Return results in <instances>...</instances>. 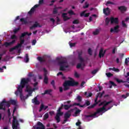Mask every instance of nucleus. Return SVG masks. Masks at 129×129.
<instances>
[{"mask_svg": "<svg viewBox=\"0 0 129 129\" xmlns=\"http://www.w3.org/2000/svg\"><path fill=\"white\" fill-rule=\"evenodd\" d=\"M56 60L57 62L58 65L59 66L60 71H65V69L69 67L66 59H64L62 57H56Z\"/></svg>", "mask_w": 129, "mask_h": 129, "instance_id": "3", "label": "nucleus"}, {"mask_svg": "<svg viewBox=\"0 0 129 129\" xmlns=\"http://www.w3.org/2000/svg\"><path fill=\"white\" fill-rule=\"evenodd\" d=\"M112 102V100L109 101L108 102H107L106 100H104L102 102H101L100 104H99V106H101V105H103L102 107L99 108L97 109L96 112L94 113L93 114H92L91 115H86V117H92L93 116H96V114L97 113H100V112H105V111H107L108 110V109L105 108L108 104H110Z\"/></svg>", "mask_w": 129, "mask_h": 129, "instance_id": "2", "label": "nucleus"}, {"mask_svg": "<svg viewBox=\"0 0 129 129\" xmlns=\"http://www.w3.org/2000/svg\"><path fill=\"white\" fill-rule=\"evenodd\" d=\"M113 69H114L113 71H115V72H119V69H116L114 67L113 68Z\"/></svg>", "mask_w": 129, "mask_h": 129, "instance_id": "62", "label": "nucleus"}, {"mask_svg": "<svg viewBox=\"0 0 129 129\" xmlns=\"http://www.w3.org/2000/svg\"><path fill=\"white\" fill-rule=\"evenodd\" d=\"M99 33V30H98V29H96V30L93 32V35H98Z\"/></svg>", "mask_w": 129, "mask_h": 129, "instance_id": "30", "label": "nucleus"}, {"mask_svg": "<svg viewBox=\"0 0 129 129\" xmlns=\"http://www.w3.org/2000/svg\"><path fill=\"white\" fill-rule=\"evenodd\" d=\"M47 118H49V114L46 113L44 115V119H47Z\"/></svg>", "mask_w": 129, "mask_h": 129, "instance_id": "35", "label": "nucleus"}, {"mask_svg": "<svg viewBox=\"0 0 129 129\" xmlns=\"http://www.w3.org/2000/svg\"><path fill=\"white\" fill-rule=\"evenodd\" d=\"M103 13L106 15V16H108L109 14H110V11H109V8H107L106 9H103Z\"/></svg>", "mask_w": 129, "mask_h": 129, "instance_id": "18", "label": "nucleus"}, {"mask_svg": "<svg viewBox=\"0 0 129 129\" xmlns=\"http://www.w3.org/2000/svg\"><path fill=\"white\" fill-rule=\"evenodd\" d=\"M110 22H111V24H118V18H114L113 17H111Z\"/></svg>", "mask_w": 129, "mask_h": 129, "instance_id": "14", "label": "nucleus"}, {"mask_svg": "<svg viewBox=\"0 0 129 129\" xmlns=\"http://www.w3.org/2000/svg\"><path fill=\"white\" fill-rule=\"evenodd\" d=\"M38 7H39V5L38 4L35 5L33 7H32L30 11L28 12V15H30V16L33 15V14L35 13V11H36V9H37V8H38Z\"/></svg>", "mask_w": 129, "mask_h": 129, "instance_id": "12", "label": "nucleus"}, {"mask_svg": "<svg viewBox=\"0 0 129 129\" xmlns=\"http://www.w3.org/2000/svg\"><path fill=\"white\" fill-rule=\"evenodd\" d=\"M36 43H37V40L35 39L33 40L32 42V46H34V45H36Z\"/></svg>", "mask_w": 129, "mask_h": 129, "instance_id": "52", "label": "nucleus"}, {"mask_svg": "<svg viewBox=\"0 0 129 129\" xmlns=\"http://www.w3.org/2000/svg\"><path fill=\"white\" fill-rule=\"evenodd\" d=\"M109 22H110V18H108L107 17L105 20V23H106V25L107 26L108 24H109Z\"/></svg>", "mask_w": 129, "mask_h": 129, "instance_id": "29", "label": "nucleus"}, {"mask_svg": "<svg viewBox=\"0 0 129 129\" xmlns=\"http://www.w3.org/2000/svg\"><path fill=\"white\" fill-rule=\"evenodd\" d=\"M43 71L44 72V76H47V70H46V69L44 68L43 69Z\"/></svg>", "mask_w": 129, "mask_h": 129, "instance_id": "47", "label": "nucleus"}, {"mask_svg": "<svg viewBox=\"0 0 129 129\" xmlns=\"http://www.w3.org/2000/svg\"><path fill=\"white\" fill-rule=\"evenodd\" d=\"M39 26V24L38 22H36L35 24L33 25L31 27H30V30H33V29H35V28H37V27Z\"/></svg>", "mask_w": 129, "mask_h": 129, "instance_id": "22", "label": "nucleus"}, {"mask_svg": "<svg viewBox=\"0 0 129 129\" xmlns=\"http://www.w3.org/2000/svg\"><path fill=\"white\" fill-rule=\"evenodd\" d=\"M118 10H119V11H120V12H121V13H122L123 12H126V8L124 6H120V7H118Z\"/></svg>", "mask_w": 129, "mask_h": 129, "instance_id": "19", "label": "nucleus"}, {"mask_svg": "<svg viewBox=\"0 0 129 129\" xmlns=\"http://www.w3.org/2000/svg\"><path fill=\"white\" fill-rule=\"evenodd\" d=\"M13 120L12 121V128L13 129H18V126L19 125V121L17 120V117L13 116Z\"/></svg>", "mask_w": 129, "mask_h": 129, "instance_id": "7", "label": "nucleus"}, {"mask_svg": "<svg viewBox=\"0 0 129 129\" xmlns=\"http://www.w3.org/2000/svg\"><path fill=\"white\" fill-rule=\"evenodd\" d=\"M76 109H78L77 107H75L74 109H71V110L68 111L65 114H64V118H69L70 116H71V114L69 113L70 112H73L74 110H76Z\"/></svg>", "mask_w": 129, "mask_h": 129, "instance_id": "10", "label": "nucleus"}, {"mask_svg": "<svg viewBox=\"0 0 129 129\" xmlns=\"http://www.w3.org/2000/svg\"><path fill=\"white\" fill-rule=\"evenodd\" d=\"M82 54H83L82 50H80L78 52V59L80 60L81 63H83V62H84V59L82 58Z\"/></svg>", "mask_w": 129, "mask_h": 129, "instance_id": "13", "label": "nucleus"}, {"mask_svg": "<svg viewBox=\"0 0 129 129\" xmlns=\"http://www.w3.org/2000/svg\"><path fill=\"white\" fill-rule=\"evenodd\" d=\"M16 110H17V107H14V110H13V113L12 114V116H14L15 114V112H16Z\"/></svg>", "mask_w": 129, "mask_h": 129, "instance_id": "55", "label": "nucleus"}, {"mask_svg": "<svg viewBox=\"0 0 129 129\" xmlns=\"http://www.w3.org/2000/svg\"><path fill=\"white\" fill-rule=\"evenodd\" d=\"M100 93L99 94V97L100 98H101V97H102V96H103V94H104L105 92H104V91H103L102 93Z\"/></svg>", "mask_w": 129, "mask_h": 129, "instance_id": "40", "label": "nucleus"}, {"mask_svg": "<svg viewBox=\"0 0 129 129\" xmlns=\"http://www.w3.org/2000/svg\"><path fill=\"white\" fill-rule=\"evenodd\" d=\"M84 104H85L86 107V106H89V105H90V101L86 100L85 101Z\"/></svg>", "mask_w": 129, "mask_h": 129, "instance_id": "27", "label": "nucleus"}, {"mask_svg": "<svg viewBox=\"0 0 129 129\" xmlns=\"http://www.w3.org/2000/svg\"><path fill=\"white\" fill-rule=\"evenodd\" d=\"M99 94H100V93H98L95 99V103L93 104L92 105H91V106H89L88 107V109H90L91 108H94V107H95V106H96V105H97V104H98L99 102H100V100H99L97 102V100H98V97H99Z\"/></svg>", "mask_w": 129, "mask_h": 129, "instance_id": "8", "label": "nucleus"}, {"mask_svg": "<svg viewBox=\"0 0 129 129\" xmlns=\"http://www.w3.org/2000/svg\"><path fill=\"white\" fill-rule=\"evenodd\" d=\"M22 38H24V37H20V43L17 44V45L14 47H12L9 49L10 52H13L14 50H16V49H19V48H21L22 47V45L25 43V39H22Z\"/></svg>", "mask_w": 129, "mask_h": 129, "instance_id": "6", "label": "nucleus"}, {"mask_svg": "<svg viewBox=\"0 0 129 129\" xmlns=\"http://www.w3.org/2000/svg\"><path fill=\"white\" fill-rule=\"evenodd\" d=\"M24 61L25 63H28L29 61H30V59L29 58V54L26 53L25 55V58L24 59Z\"/></svg>", "mask_w": 129, "mask_h": 129, "instance_id": "23", "label": "nucleus"}, {"mask_svg": "<svg viewBox=\"0 0 129 129\" xmlns=\"http://www.w3.org/2000/svg\"><path fill=\"white\" fill-rule=\"evenodd\" d=\"M86 12V11H83V12H82L81 14H80V16L81 17H83L85 16V13Z\"/></svg>", "mask_w": 129, "mask_h": 129, "instance_id": "53", "label": "nucleus"}, {"mask_svg": "<svg viewBox=\"0 0 129 129\" xmlns=\"http://www.w3.org/2000/svg\"><path fill=\"white\" fill-rule=\"evenodd\" d=\"M63 114V112H58L57 113H56V115L55 117V118L56 120V122L59 123L60 122V116H61V115H62Z\"/></svg>", "mask_w": 129, "mask_h": 129, "instance_id": "11", "label": "nucleus"}, {"mask_svg": "<svg viewBox=\"0 0 129 129\" xmlns=\"http://www.w3.org/2000/svg\"><path fill=\"white\" fill-rule=\"evenodd\" d=\"M31 81V79L30 78H22L20 82V85H19L17 88V90L15 92L16 95H19L20 93V97L21 100H26L28 97H29V95H27L26 97L23 96V89L25 88V86H26V91L29 92L31 91L32 88H30V86L28 85L29 82Z\"/></svg>", "mask_w": 129, "mask_h": 129, "instance_id": "1", "label": "nucleus"}, {"mask_svg": "<svg viewBox=\"0 0 129 129\" xmlns=\"http://www.w3.org/2000/svg\"><path fill=\"white\" fill-rule=\"evenodd\" d=\"M116 81H117V82L118 83H121V82H122V80H119V79H116Z\"/></svg>", "mask_w": 129, "mask_h": 129, "instance_id": "63", "label": "nucleus"}, {"mask_svg": "<svg viewBox=\"0 0 129 129\" xmlns=\"http://www.w3.org/2000/svg\"><path fill=\"white\" fill-rule=\"evenodd\" d=\"M37 126H34V128L36 129H46V126L43 123L38 121L36 124Z\"/></svg>", "mask_w": 129, "mask_h": 129, "instance_id": "9", "label": "nucleus"}, {"mask_svg": "<svg viewBox=\"0 0 129 129\" xmlns=\"http://www.w3.org/2000/svg\"><path fill=\"white\" fill-rule=\"evenodd\" d=\"M44 4V0H39V5H43Z\"/></svg>", "mask_w": 129, "mask_h": 129, "instance_id": "58", "label": "nucleus"}, {"mask_svg": "<svg viewBox=\"0 0 129 129\" xmlns=\"http://www.w3.org/2000/svg\"><path fill=\"white\" fill-rule=\"evenodd\" d=\"M64 109H66V110H68V109H69V108H70L69 107V105H67V104L64 105Z\"/></svg>", "mask_w": 129, "mask_h": 129, "instance_id": "42", "label": "nucleus"}, {"mask_svg": "<svg viewBox=\"0 0 129 129\" xmlns=\"http://www.w3.org/2000/svg\"><path fill=\"white\" fill-rule=\"evenodd\" d=\"M88 7H89V4H88V3H87V2L85 3V6H84L83 7V9H87V8H88Z\"/></svg>", "mask_w": 129, "mask_h": 129, "instance_id": "43", "label": "nucleus"}, {"mask_svg": "<svg viewBox=\"0 0 129 129\" xmlns=\"http://www.w3.org/2000/svg\"><path fill=\"white\" fill-rule=\"evenodd\" d=\"M76 45V44L75 43H71L70 44V46L71 47H75V45Z\"/></svg>", "mask_w": 129, "mask_h": 129, "instance_id": "59", "label": "nucleus"}, {"mask_svg": "<svg viewBox=\"0 0 129 129\" xmlns=\"http://www.w3.org/2000/svg\"><path fill=\"white\" fill-rule=\"evenodd\" d=\"M81 66H82L81 63H78V64L77 65V68L78 69L81 68Z\"/></svg>", "mask_w": 129, "mask_h": 129, "instance_id": "64", "label": "nucleus"}, {"mask_svg": "<svg viewBox=\"0 0 129 129\" xmlns=\"http://www.w3.org/2000/svg\"><path fill=\"white\" fill-rule=\"evenodd\" d=\"M37 60H38V61L41 62H46V59L42 58V57H41V56L37 57Z\"/></svg>", "mask_w": 129, "mask_h": 129, "instance_id": "25", "label": "nucleus"}, {"mask_svg": "<svg viewBox=\"0 0 129 129\" xmlns=\"http://www.w3.org/2000/svg\"><path fill=\"white\" fill-rule=\"evenodd\" d=\"M11 39L12 40H15V39H17V36L16 35H13L11 36Z\"/></svg>", "mask_w": 129, "mask_h": 129, "instance_id": "56", "label": "nucleus"}, {"mask_svg": "<svg viewBox=\"0 0 129 129\" xmlns=\"http://www.w3.org/2000/svg\"><path fill=\"white\" fill-rule=\"evenodd\" d=\"M50 83L51 85H52V87H53V88H54V89H56V86H55V81L52 80Z\"/></svg>", "mask_w": 129, "mask_h": 129, "instance_id": "33", "label": "nucleus"}, {"mask_svg": "<svg viewBox=\"0 0 129 129\" xmlns=\"http://www.w3.org/2000/svg\"><path fill=\"white\" fill-rule=\"evenodd\" d=\"M88 54L91 56L92 55V50H91V48H89L88 50Z\"/></svg>", "mask_w": 129, "mask_h": 129, "instance_id": "41", "label": "nucleus"}, {"mask_svg": "<svg viewBox=\"0 0 129 129\" xmlns=\"http://www.w3.org/2000/svg\"><path fill=\"white\" fill-rule=\"evenodd\" d=\"M43 82L45 83V84H48V78L47 77V76H44Z\"/></svg>", "mask_w": 129, "mask_h": 129, "instance_id": "28", "label": "nucleus"}, {"mask_svg": "<svg viewBox=\"0 0 129 129\" xmlns=\"http://www.w3.org/2000/svg\"><path fill=\"white\" fill-rule=\"evenodd\" d=\"M20 22L24 23V25H27V24H29V22L27 21V20L25 19V18L20 19Z\"/></svg>", "mask_w": 129, "mask_h": 129, "instance_id": "26", "label": "nucleus"}, {"mask_svg": "<svg viewBox=\"0 0 129 129\" xmlns=\"http://www.w3.org/2000/svg\"><path fill=\"white\" fill-rule=\"evenodd\" d=\"M77 99L79 102L82 101V97H81L80 96H78Z\"/></svg>", "mask_w": 129, "mask_h": 129, "instance_id": "39", "label": "nucleus"}, {"mask_svg": "<svg viewBox=\"0 0 129 129\" xmlns=\"http://www.w3.org/2000/svg\"><path fill=\"white\" fill-rule=\"evenodd\" d=\"M80 111H81V110L80 109H77L75 112V115H77V114H79V113H80Z\"/></svg>", "mask_w": 129, "mask_h": 129, "instance_id": "44", "label": "nucleus"}, {"mask_svg": "<svg viewBox=\"0 0 129 129\" xmlns=\"http://www.w3.org/2000/svg\"><path fill=\"white\" fill-rule=\"evenodd\" d=\"M11 104L13 105H16L17 104V102L15 100H10L9 101H7L6 99H3L1 103H0V110L3 109V110H6V107H10Z\"/></svg>", "mask_w": 129, "mask_h": 129, "instance_id": "4", "label": "nucleus"}, {"mask_svg": "<svg viewBox=\"0 0 129 129\" xmlns=\"http://www.w3.org/2000/svg\"><path fill=\"white\" fill-rule=\"evenodd\" d=\"M127 58H126L125 59V65H128V60H127Z\"/></svg>", "mask_w": 129, "mask_h": 129, "instance_id": "61", "label": "nucleus"}, {"mask_svg": "<svg viewBox=\"0 0 129 129\" xmlns=\"http://www.w3.org/2000/svg\"><path fill=\"white\" fill-rule=\"evenodd\" d=\"M122 26L124 28L126 27V24H125V23H124V21H122Z\"/></svg>", "mask_w": 129, "mask_h": 129, "instance_id": "46", "label": "nucleus"}, {"mask_svg": "<svg viewBox=\"0 0 129 129\" xmlns=\"http://www.w3.org/2000/svg\"><path fill=\"white\" fill-rule=\"evenodd\" d=\"M76 125L77 126H79V128L78 129H82V127H81V126H80V124H81V122H77L76 123Z\"/></svg>", "mask_w": 129, "mask_h": 129, "instance_id": "32", "label": "nucleus"}, {"mask_svg": "<svg viewBox=\"0 0 129 129\" xmlns=\"http://www.w3.org/2000/svg\"><path fill=\"white\" fill-rule=\"evenodd\" d=\"M98 71V70H94L93 71H92L91 73H92V74H96V73H97Z\"/></svg>", "mask_w": 129, "mask_h": 129, "instance_id": "50", "label": "nucleus"}, {"mask_svg": "<svg viewBox=\"0 0 129 129\" xmlns=\"http://www.w3.org/2000/svg\"><path fill=\"white\" fill-rule=\"evenodd\" d=\"M104 56V53H103V49L101 48L99 52V57L101 58V57H103Z\"/></svg>", "mask_w": 129, "mask_h": 129, "instance_id": "21", "label": "nucleus"}, {"mask_svg": "<svg viewBox=\"0 0 129 129\" xmlns=\"http://www.w3.org/2000/svg\"><path fill=\"white\" fill-rule=\"evenodd\" d=\"M46 94L49 95L50 92H52V90H46L45 91Z\"/></svg>", "mask_w": 129, "mask_h": 129, "instance_id": "38", "label": "nucleus"}, {"mask_svg": "<svg viewBox=\"0 0 129 129\" xmlns=\"http://www.w3.org/2000/svg\"><path fill=\"white\" fill-rule=\"evenodd\" d=\"M27 35L28 36H31V35H32V33H28V32H24L23 33H22L21 34V37H25V36H27Z\"/></svg>", "mask_w": 129, "mask_h": 129, "instance_id": "24", "label": "nucleus"}, {"mask_svg": "<svg viewBox=\"0 0 129 129\" xmlns=\"http://www.w3.org/2000/svg\"><path fill=\"white\" fill-rule=\"evenodd\" d=\"M63 103H64V104H70V103H71V101L69 100V101L64 102Z\"/></svg>", "mask_w": 129, "mask_h": 129, "instance_id": "57", "label": "nucleus"}, {"mask_svg": "<svg viewBox=\"0 0 129 129\" xmlns=\"http://www.w3.org/2000/svg\"><path fill=\"white\" fill-rule=\"evenodd\" d=\"M62 16L65 21H68V20H70V18L67 16V13H63Z\"/></svg>", "mask_w": 129, "mask_h": 129, "instance_id": "20", "label": "nucleus"}, {"mask_svg": "<svg viewBox=\"0 0 129 129\" xmlns=\"http://www.w3.org/2000/svg\"><path fill=\"white\" fill-rule=\"evenodd\" d=\"M68 14H69V15H70L71 16L75 15V13H74V12H73V11L72 10H70L68 12Z\"/></svg>", "mask_w": 129, "mask_h": 129, "instance_id": "37", "label": "nucleus"}, {"mask_svg": "<svg viewBox=\"0 0 129 129\" xmlns=\"http://www.w3.org/2000/svg\"><path fill=\"white\" fill-rule=\"evenodd\" d=\"M34 90H35V89H33L29 92H28L29 96H32V93H33V91H34Z\"/></svg>", "mask_w": 129, "mask_h": 129, "instance_id": "48", "label": "nucleus"}, {"mask_svg": "<svg viewBox=\"0 0 129 129\" xmlns=\"http://www.w3.org/2000/svg\"><path fill=\"white\" fill-rule=\"evenodd\" d=\"M73 24H79V21H78V20H75L73 22Z\"/></svg>", "mask_w": 129, "mask_h": 129, "instance_id": "45", "label": "nucleus"}, {"mask_svg": "<svg viewBox=\"0 0 129 129\" xmlns=\"http://www.w3.org/2000/svg\"><path fill=\"white\" fill-rule=\"evenodd\" d=\"M58 13V10L57 9V8H54L53 9V14H54V15H56V14Z\"/></svg>", "mask_w": 129, "mask_h": 129, "instance_id": "36", "label": "nucleus"}, {"mask_svg": "<svg viewBox=\"0 0 129 129\" xmlns=\"http://www.w3.org/2000/svg\"><path fill=\"white\" fill-rule=\"evenodd\" d=\"M119 28V26L116 25L113 28H111L110 32L112 33L113 32H115V33H117L118 32V28Z\"/></svg>", "mask_w": 129, "mask_h": 129, "instance_id": "16", "label": "nucleus"}, {"mask_svg": "<svg viewBox=\"0 0 129 129\" xmlns=\"http://www.w3.org/2000/svg\"><path fill=\"white\" fill-rule=\"evenodd\" d=\"M109 4H110V5H114V3H112V2H110V1H108L106 3V6H107V5H109Z\"/></svg>", "mask_w": 129, "mask_h": 129, "instance_id": "49", "label": "nucleus"}, {"mask_svg": "<svg viewBox=\"0 0 129 129\" xmlns=\"http://www.w3.org/2000/svg\"><path fill=\"white\" fill-rule=\"evenodd\" d=\"M110 83L111 84V85H112L113 86H116V84H115V83H114V82H112V81H110Z\"/></svg>", "mask_w": 129, "mask_h": 129, "instance_id": "60", "label": "nucleus"}, {"mask_svg": "<svg viewBox=\"0 0 129 129\" xmlns=\"http://www.w3.org/2000/svg\"><path fill=\"white\" fill-rule=\"evenodd\" d=\"M15 43H16V40H13L10 42H5L4 45L5 46H6V47H9V46H11V45H13V44H15Z\"/></svg>", "mask_w": 129, "mask_h": 129, "instance_id": "17", "label": "nucleus"}, {"mask_svg": "<svg viewBox=\"0 0 129 129\" xmlns=\"http://www.w3.org/2000/svg\"><path fill=\"white\" fill-rule=\"evenodd\" d=\"M19 31H20V28H16L14 30V32L15 33V34H16V33H18Z\"/></svg>", "mask_w": 129, "mask_h": 129, "instance_id": "54", "label": "nucleus"}, {"mask_svg": "<svg viewBox=\"0 0 129 129\" xmlns=\"http://www.w3.org/2000/svg\"><path fill=\"white\" fill-rule=\"evenodd\" d=\"M106 75L107 77H108V78L111 77V76H113V74L110 73H106Z\"/></svg>", "mask_w": 129, "mask_h": 129, "instance_id": "34", "label": "nucleus"}, {"mask_svg": "<svg viewBox=\"0 0 129 129\" xmlns=\"http://www.w3.org/2000/svg\"><path fill=\"white\" fill-rule=\"evenodd\" d=\"M69 79H71V80L66 81L63 84V90L64 91H66V90H68L70 86H77L78 84H79V83H78V82H75L74 80H73V79L70 77H69Z\"/></svg>", "mask_w": 129, "mask_h": 129, "instance_id": "5", "label": "nucleus"}, {"mask_svg": "<svg viewBox=\"0 0 129 129\" xmlns=\"http://www.w3.org/2000/svg\"><path fill=\"white\" fill-rule=\"evenodd\" d=\"M75 76L76 77V78H79L80 77L79 74H78V73L76 72L75 73Z\"/></svg>", "mask_w": 129, "mask_h": 129, "instance_id": "51", "label": "nucleus"}, {"mask_svg": "<svg viewBox=\"0 0 129 129\" xmlns=\"http://www.w3.org/2000/svg\"><path fill=\"white\" fill-rule=\"evenodd\" d=\"M43 109H44V105L43 104V103H42L40 105V109L39 110V112H41V111H42L43 110Z\"/></svg>", "mask_w": 129, "mask_h": 129, "instance_id": "31", "label": "nucleus"}, {"mask_svg": "<svg viewBox=\"0 0 129 129\" xmlns=\"http://www.w3.org/2000/svg\"><path fill=\"white\" fill-rule=\"evenodd\" d=\"M32 103H34L35 105H39L40 104V101L38 100V97H35L34 99L32 100Z\"/></svg>", "mask_w": 129, "mask_h": 129, "instance_id": "15", "label": "nucleus"}]
</instances>
